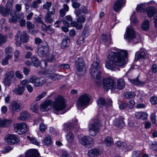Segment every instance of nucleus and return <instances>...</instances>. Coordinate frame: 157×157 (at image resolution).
Here are the masks:
<instances>
[{"label": "nucleus", "instance_id": "nucleus-1", "mask_svg": "<svg viewBox=\"0 0 157 157\" xmlns=\"http://www.w3.org/2000/svg\"><path fill=\"white\" fill-rule=\"evenodd\" d=\"M127 55V51L124 50H119L117 52L110 51L105 67L111 71H114L117 66H122L125 64V57Z\"/></svg>", "mask_w": 157, "mask_h": 157}, {"label": "nucleus", "instance_id": "nucleus-2", "mask_svg": "<svg viewBox=\"0 0 157 157\" xmlns=\"http://www.w3.org/2000/svg\"><path fill=\"white\" fill-rule=\"evenodd\" d=\"M103 84L105 89L107 90L110 89L112 92H114L117 91V89L121 90L125 87L124 81L123 79H120L117 81V87L114 79L111 78H105L103 80Z\"/></svg>", "mask_w": 157, "mask_h": 157}, {"label": "nucleus", "instance_id": "nucleus-3", "mask_svg": "<svg viewBox=\"0 0 157 157\" xmlns=\"http://www.w3.org/2000/svg\"><path fill=\"white\" fill-rule=\"evenodd\" d=\"M124 38L134 44L140 42L141 39L140 35L136 34L134 29L132 28H128L126 29Z\"/></svg>", "mask_w": 157, "mask_h": 157}, {"label": "nucleus", "instance_id": "nucleus-4", "mask_svg": "<svg viewBox=\"0 0 157 157\" xmlns=\"http://www.w3.org/2000/svg\"><path fill=\"white\" fill-rule=\"evenodd\" d=\"M53 106V111L54 113L57 114H60L62 113L59 112L65 109L66 105L63 97L59 96L55 99Z\"/></svg>", "mask_w": 157, "mask_h": 157}, {"label": "nucleus", "instance_id": "nucleus-5", "mask_svg": "<svg viewBox=\"0 0 157 157\" xmlns=\"http://www.w3.org/2000/svg\"><path fill=\"white\" fill-rule=\"evenodd\" d=\"M101 68V65L99 64L98 61L93 63L91 65V68L90 69L89 71L91 78L93 80L95 79H99L100 78L101 72L100 71H97Z\"/></svg>", "mask_w": 157, "mask_h": 157}, {"label": "nucleus", "instance_id": "nucleus-6", "mask_svg": "<svg viewBox=\"0 0 157 157\" xmlns=\"http://www.w3.org/2000/svg\"><path fill=\"white\" fill-rule=\"evenodd\" d=\"M91 99V96L87 94H85L80 96L77 100V107H86L90 102Z\"/></svg>", "mask_w": 157, "mask_h": 157}, {"label": "nucleus", "instance_id": "nucleus-7", "mask_svg": "<svg viewBox=\"0 0 157 157\" xmlns=\"http://www.w3.org/2000/svg\"><path fill=\"white\" fill-rule=\"evenodd\" d=\"M101 126L100 121L98 119H94L93 122L89 126V135L92 136L96 135L99 130V127Z\"/></svg>", "mask_w": 157, "mask_h": 157}, {"label": "nucleus", "instance_id": "nucleus-8", "mask_svg": "<svg viewBox=\"0 0 157 157\" xmlns=\"http://www.w3.org/2000/svg\"><path fill=\"white\" fill-rule=\"evenodd\" d=\"M75 62L77 74L79 76H82L86 71L83 59L82 58H77Z\"/></svg>", "mask_w": 157, "mask_h": 157}, {"label": "nucleus", "instance_id": "nucleus-9", "mask_svg": "<svg viewBox=\"0 0 157 157\" xmlns=\"http://www.w3.org/2000/svg\"><path fill=\"white\" fill-rule=\"evenodd\" d=\"M15 44L17 46H20L21 43H26L29 40L28 36L25 32H23L22 33L20 31L17 32L15 36Z\"/></svg>", "mask_w": 157, "mask_h": 157}, {"label": "nucleus", "instance_id": "nucleus-10", "mask_svg": "<svg viewBox=\"0 0 157 157\" xmlns=\"http://www.w3.org/2000/svg\"><path fill=\"white\" fill-rule=\"evenodd\" d=\"M15 132L18 134L22 135L27 132V126L24 122L17 124L14 126Z\"/></svg>", "mask_w": 157, "mask_h": 157}, {"label": "nucleus", "instance_id": "nucleus-11", "mask_svg": "<svg viewBox=\"0 0 157 157\" xmlns=\"http://www.w3.org/2000/svg\"><path fill=\"white\" fill-rule=\"evenodd\" d=\"M14 73L13 71H6L4 75V78L3 82L4 84L7 86H9L12 83V79L14 77Z\"/></svg>", "mask_w": 157, "mask_h": 157}, {"label": "nucleus", "instance_id": "nucleus-12", "mask_svg": "<svg viewBox=\"0 0 157 157\" xmlns=\"http://www.w3.org/2000/svg\"><path fill=\"white\" fill-rule=\"evenodd\" d=\"M49 52L48 48L46 42L44 43V45H40L38 46L37 54L39 56L43 57L46 56Z\"/></svg>", "mask_w": 157, "mask_h": 157}, {"label": "nucleus", "instance_id": "nucleus-13", "mask_svg": "<svg viewBox=\"0 0 157 157\" xmlns=\"http://www.w3.org/2000/svg\"><path fill=\"white\" fill-rule=\"evenodd\" d=\"M5 139L7 144L10 145L16 144L19 141L17 136L13 134H8Z\"/></svg>", "mask_w": 157, "mask_h": 157}, {"label": "nucleus", "instance_id": "nucleus-14", "mask_svg": "<svg viewBox=\"0 0 157 157\" xmlns=\"http://www.w3.org/2000/svg\"><path fill=\"white\" fill-rule=\"evenodd\" d=\"M11 17L9 19V22L14 23L18 21V19L23 18L24 17V14L21 13L20 17L17 15V12L16 10L12 11L10 13Z\"/></svg>", "mask_w": 157, "mask_h": 157}, {"label": "nucleus", "instance_id": "nucleus-15", "mask_svg": "<svg viewBox=\"0 0 157 157\" xmlns=\"http://www.w3.org/2000/svg\"><path fill=\"white\" fill-rule=\"evenodd\" d=\"M31 61L34 66L35 67H37L39 65H41L40 67L42 68H45L46 66V62L44 61H41V62L39 60L36 56H33L32 57Z\"/></svg>", "mask_w": 157, "mask_h": 157}, {"label": "nucleus", "instance_id": "nucleus-16", "mask_svg": "<svg viewBox=\"0 0 157 157\" xmlns=\"http://www.w3.org/2000/svg\"><path fill=\"white\" fill-rule=\"evenodd\" d=\"M79 141L81 144L85 146L87 144H92L94 141L92 138L89 136H84L81 138L79 139Z\"/></svg>", "mask_w": 157, "mask_h": 157}, {"label": "nucleus", "instance_id": "nucleus-17", "mask_svg": "<svg viewBox=\"0 0 157 157\" xmlns=\"http://www.w3.org/2000/svg\"><path fill=\"white\" fill-rule=\"evenodd\" d=\"M9 109L13 113L15 112H18L21 110L20 105L16 101H13L9 106Z\"/></svg>", "mask_w": 157, "mask_h": 157}, {"label": "nucleus", "instance_id": "nucleus-18", "mask_svg": "<svg viewBox=\"0 0 157 157\" xmlns=\"http://www.w3.org/2000/svg\"><path fill=\"white\" fill-rule=\"evenodd\" d=\"M52 104V101L47 100L43 102L40 106V109L42 111H46L50 109Z\"/></svg>", "mask_w": 157, "mask_h": 157}, {"label": "nucleus", "instance_id": "nucleus-19", "mask_svg": "<svg viewBox=\"0 0 157 157\" xmlns=\"http://www.w3.org/2000/svg\"><path fill=\"white\" fill-rule=\"evenodd\" d=\"M116 145L119 149H127L128 150H131L132 148V146L130 145L127 146V144L124 142L120 141H118L116 143Z\"/></svg>", "mask_w": 157, "mask_h": 157}, {"label": "nucleus", "instance_id": "nucleus-20", "mask_svg": "<svg viewBox=\"0 0 157 157\" xmlns=\"http://www.w3.org/2000/svg\"><path fill=\"white\" fill-rule=\"evenodd\" d=\"M30 118V115L28 112L23 111L20 114V115L17 117V119L20 121H25L28 120Z\"/></svg>", "mask_w": 157, "mask_h": 157}, {"label": "nucleus", "instance_id": "nucleus-21", "mask_svg": "<svg viewBox=\"0 0 157 157\" xmlns=\"http://www.w3.org/2000/svg\"><path fill=\"white\" fill-rule=\"evenodd\" d=\"M101 153V151L100 149L94 148L89 150L88 155L90 157H94L100 155Z\"/></svg>", "mask_w": 157, "mask_h": 157}, {"label": "nucleus", "instance_id": "nucleus-22", "mask_svg": "<svg viewBox=\"0 0 157 157\" xmlns=\"http://www.w3.org/2000/svg\"><path fill=\"white\" fill-rule=\"evenodd\" d=\"M113 124L116 127L120 128L123 127L124 125L123 118L121 117L115 119L113 120Z\"/></svg>", "mask_w": 157, "mask_h": 157}, {"label": "nucleus", "instance_id": "nucleus-23", "mask_svg": "<svg viewBox=\"0 0 157 157\" xmlns=\"http://www.w3.org/2000/svg\"><path fill=\"white\" fill-rule=\"evenodd\" d=\"M125 3L124 0H117L114 3V10L116 12L119 11Z\"/></svg>", "mask_w": 157, "mask_h": 157}, {"label": "nucleus", "instance_id": "nucleus-24", "mask_svg": "<svg viewBox=\"0 0 157 157\" xmlns=\"http://www.w3.org/2000/svg\"><path fill=\"white\" fill-rule=\"evenodd\" d=\"M38 151L36 149H30L25 153V157H38Z\"/></svg>", "mask_w": 157, "mask_h": 157}, {"label": "nucleus", "instance_id": "nucleus-25", "mask_svg": "<svg viewBox=\"0 0 157 157\" xmlns=\"http://www.w3.org/2000/svg\"><path fill=\"white\" fill-rule=\"evenodd\" d=\"M25 90V87L18 86L17 87L15 88L13 90V93L16 95H21L24 93Z\"/></svg>", "mask_w": 157, "mask_h": 157}, {"label": "nucleus", "instance_id": "nucleus-26", "mask_svg": "<svg viewBox=\"0 0 157 157\" xmlns=\"http://www.w3.org/2000/svg\"><path fill=\"white\" fill-rule=\"evenodd\" d=\"M11 119H6L0 118V127H9L12 122Z\"/></svg>", "mask_w": 157, "mask_h": 157}, {"label": "nucleus", "instance_id": "nucleus-27", "mask_svg": "<svg viewBox=\"0 0 157 157\" xmlns=\"http://www.w3.org/2000/svg\"><path fill=\"white\" fill-rule=\"evenodd\" d=\"M88 12L87 7L85 6H82L79 9L75 10L74 13L76 17H78L82 13L86 14Z\"/></svg>", "mask_w": 157, "mask_h": 157}, {"label": "nucleus", "instance_id": "nucleus-28", "mask_svg": "<svg viewBox=\"0 0 157 157\" xmlns=\"http://www.w3.org/2000/svg\"><path fill=\"white\" fill-rule=\"evenodd\" d=\"M135 116L136 117L137 119L144 120L147 118L148 114L146 113L139 112L135 113Z\"/></svg>", "mask_w": 157, "mask_h": 157}, {"label": "nucleus", "instance_id": "nucleus-29", "mask_svg": "<svg viewBox=\"0 0 157 157\" xmlns=\"http://www.w3.org/2000/svg\"><path fill=\"white\" fill-rule=\"evenodd\" d=\"M42 143L47 146L51 145L52 143V140L51 136L49 135H45L42 141Z\"/></svg>", "mask_w": 157, "mask_h": 157}, {"label": "nucleus", "instance_id": "nucleus-30", "mask_svg": "<svg viewBox=\"0 0 157 157\" xmlns=\"http://www.w3.org/2000/svg\"><path fill=\"white\" fill-rule=\"evenodd\" d=\"M146 12L149 17L153 16L156 12L155 8L153 7H149L147 8L146 10Z\"/></svg>", "mask_w": 157, "mask_h": 157}, {"label": "nucleus", "instance_id": "nucleus-31", "mask_svg": "<svg viewBox=\"0 0 157 157\" xmlns=\"http://www.w3.org/2000/svg\"><path fill=\"white\" fill-rule=\"evenodd\" d=\"M136 96V94L132 91L124 92L123 94L124 98L126 99H132Z\"/></svg>", "mask_w": 157, "mask_h": 157}, {"label": "nucleus", "instance_id": "nucleus-32", "mask_svg": "<svg viewBox=\"0 0 157 157\" xmlns=\"http://www.w3.org/2000/svg\"><path fill=\"white\" fill-rule=\"evenodd\" d=\"M69 39L67 36H65L61 44V48L62 49H64L69 46Z\"/></svg>", "mask_w": 157, "mask_h": 157}, {"label": "nucleus", "instance_id": "nucleus-33", "mask_svg": "<svg viewBox=\"0 0 157 157\" xmlns=\"http://www.w3.org/2000/svg\"><path fill=\"white\" fill-rule=\"evenodd\" d=\"M45 79L43 78H37L34 86L37 87L42 86L45 82Z\"/></svg>", "mask_w": 157, "mask_h": 157}, {"label": "nucleus", "instance_id": "nucleus-34", "mask_svg": "<svg viewBox=\"0 0 157 157\" xmlns=\"http://www.w3.org/2000/svg\"><path fill=\"white\" fill-rule=\"evenodd\" d=\"M13 49L10 46L7 47L5 50V56L11 58L13 55Z\"/></svg>", "mask_w": 157, "mask_h": 157}, {"label": "nucleus", "instance_id": "nucleus-35", "mask_svg": "<svg viewBox=\"0 0 157 157\" xmlns=\"http://www.w3.org/2000/svg\"><path fill=\"white\" fill-rule=\"evenodd\" d=\"M0 11L2 15L3 16H6L8 15L10 13H11L12 11L7 9L6 7L5 8L4 6H1L0 8Z\"/></svg>", "mask_w": 157, "mask_h": 157}, {"label": "nucleus", "instance_id": "nucleus-36", "mask_svg": "<svg viewBox=\"0 0 157 157\" xmlns=\"http://www.w3.org/2000/svg\"><path fill=\"white\" fill-rule=\"evenodd\" d=\"M104 143L107 146H111L113 144V140L111 137L107 136L105 139Z\"/></svg>", "mask_w": 157, "mask_h": 157}, {"label": "nucleus", "instance_id": "nucleus-37", "mask_svg": "<svg viewBox=\"0 0 157 157\" xmlns=\"http://www.w3.org/2000/svg\"><path fill=\"white\" fill-rule=\"evenodd\" d=\"M157 116L155 112L152 113L150 114V119L152 123L155 126H157L156 119Z\"/></svg>", "mask_w": 157, "mask_h": 157}, {"label": "nucleus", "instance_id": "nucleus-38", "mask_svg": "<svg viewBox=\"0 0 157 157\" xmlns=\"http://www.w3.org/2000/svg\"><path fill=\"white\" fill-rule=\"evenodd\" d=\"M75 27L77 29H81L83 27L82 24H78L77 21H72L71 22V26Z\"/></svg>", "mask_w": 157, "mask_h": 157}, {"label": "nucleus", "instance_id": "nucleus-39", "mask_svg": "<svg viewBox=\"0 0 157 157\" xmlns=\"http://www.w3.org/2000/svg\"><path fill=\"white\" fill-rule=\"evenodd\" d=\"M52 15L49 14V13H47L45 15L44 18L45 21L48 23H52L53 21V19L52 18Z\"/></svg>", "mask_w": 157, "mask_h": 157}, {"label": "nucleus", "instance_id": "nucleus-40", "mask_svg": "<svg viewBox=\"0 0 157 157\" xmlns=\"http://www.w3.org/2000/svg\"><path fill=\"white\" fill-rule=\"evenodd\" d=\"M149 23L148 20H146L144 21L142 25V29L144 31L147 30L149 28Z\"/></svg>", "mask_w": 157, "mask_h": 157}, {"label": "nucleus", "instance_id": "nucleus-41", "mask_svg": "<svg viewBox=\"0 0 157 157\" xmlns=\"http://www.w3.org/2000/svg\"><path fill=\"white\" fill-rule=\"evenodd\" d=\"M98 104L100 106H104L107 107V104L104 99L102 98H99L97 101Z\"/></svg>", "mask_w": 157, "mask_h": 157}, {"label": "nucleus", "instance_id": "nucleus-42", "mask_svg": "<svg viewBox=\"0 0 157 157\" xmlns=\"http://www.w3.org/2000/svg\"><path fill=\"white\" fill-rule=\"evenodd\" d=\"M148 57L147 54L144 52H140L137 57V59L138 60L141 59H144Z\"/></svg>", "mask_w": 157, "mask_h": 157}, {"label": "nucleus", "instance_id": "nucleus-43", "mask_svg": "<svg viewBox=\"0 0 157 157\" xmlns=\"http://www.w3.org/2000/svg\"><path fill=\"white\" fill-rule=\"evenodd\" d=\"M130 82L133 85L137 86L142 85L144 84V82L140 81L137 78L131 80Z\"/></svg>", "mask_w": 157, "mask_h": 157}, {"label": "nucleus", "instance_id": "nucleus-44", "mask_svg": "<svg viewBox=\"0 0 157 157\" xmlns=\"http://www.w3.org/2000/svg\"><path fill=\"white\" fill-rule=\"evenodd\" d=\"M7 40V36L0 33V46L6 43Z\"/></svg>", "mask_w": 157, "mask_h": 157}, {"label": "nucleus", "instance_id": "nucleus-45", "mask_svg": "<svg viewBox=\"0 0 157 157\" xmlns=\"http://www.w3.org/2000/svg\"><path fill=\"white\" fill-rule=\"evenodd\" d=\"M74 135L71 132H69L67 135V139L69 142H72L74 139Z\"/></svg>", "mask_w": 157, "mask_h": 157}, {"label": "nucleus", "instance_id": "nucleus-46", "mask_svg": "<svg viewBox=\"0 0 157 157\" xmlns=\"http://www.w3.org/2000/svg\"><path fill=\"white\" fill-rule=\"evenodd\" d=\"M30 109L34 112L37 113L38 111V105L37 103L34 102L30 106Z\"/></svg>", "mask_w": 157, "mask_h": 157}, {"label": "nucleus", "instance_id": "nucleus-47", "mask_svg": "<svg viewBox=\"0 0 157 157\" xmlns=\"http://www.w3.org/2000/svg\"><path fill=\"white\" fill-rule=\"evenodd\" d=\"M78 17L77 19V21L79 24H82L86 20V16L84 15H82Z\"/></svg>", "mask_w": 157, "mask_h": 157}, {"label": "nucleus", "instance_id": "nucleus-48", "mask_svg": "<svg viewBox=\"0 0 157 157\" xmlns=\"http://www.w3.org/2000/svg\"><path fill=\"white\" fill-rule=\"evenodd\" d=\"M62 76L59 74H51L49 76V78L52 80H56L60 79Z\"/></svg>", "mask_w": 157, "mask_h": 157}, {"label": "nucleus", "instance_id": "nucleus-49", "mask_svg": "<svg viewBox=\"0 0 157 157\" xmlns=\"http://www.w3.org/2000/svg\"><path fill=\"white\" fill-rule=\"evenodd\" d=\"M27 139L29 140L31 143L36 145H39V143L35 137H31L30 136H27Z\"/></svg>", "mask_w": 157, "mask_h": 157}, {"label": "nucleus", "instance_id": "nucleus-50", "mask_svg": "<svg viewBox=\"0 0 157 157\" xmlns=\"http://www.w3.org/2000/svg\"><path fill=\"white\" fill-rule=\"evenodd\" d=\"M47 126L43 123H41L40 124L39 128L42 132H44L47 129Z\"/></svg>", "mask_w": 157, "mask_h": 157}, {"label": "nucleus", "instance_id": "nucleus-51", "mask_svg": "<svg viewBox=\"0 0 157 157\" xmlns=\"http://www.w3.org/2000/svg\"><path fill=\"white\" fill-rule=\"evenodd\" d=\"M41 0H36L33 2L32 4V6L34 8H37L38 7V5L41 3Z\"/></svg>", "mask_w": 157, "mask_h": 157}, {"label": "nucleus", "instance_id": "nucleus-52", "mask_svg": "<svg viewBox=\"0 0 157 157\" xmlns=\"http://www.w3.org/2000/svg\"><path fill=\"white\" fill-rule=\"evenodd\" d=\"M59 68L61 69H67L70 68V66L67 63L62 64L58 65Z\"/></svg>", "mask_w": 157, "mask_h": 157}, {"label": "nucleus", "instance_id": "nucleus-53", "mask_svg": "<svg viewBox=\"0 0 157 157\" xmlns=\"http://www.w3.org/2000/svg\"><path fill=\"white\" fill-rule=\"evenodd\" d=\"M72 123L65 124L64 125V129L65 131H67L71 129L73 127Z\"/></svg>", "mask_w": 157, "mask_h": 157}, {"label": "nucleus", "instance_id": "nucleus-54", "mask_svg": "<svg viewBox=\"0 0 157 157\" xmlns=\"http://www.w3.org/2000/svg\"><path fill=\"white\" fill-rule=\"evenodd\" d=\"M135 104V103L134 100H130L128 101V103H127V107L130 109H132L134 107Z\"/></svg>", "mask_w": 157, "mask_h": 157}, {"label": "nucleus", "instance_id": "nucleus-55", "mask_svg": "<svg viewBox=\"0 0 157 157\" xmlns=\"http://www.w3.org/2000/svg\"><path fill=\"white\" fill-rule=\"evenodd\" d=\"M13 2V0H9L8 1L6 6L7 9L10 10L11 11H12V7Z\"/></svg>", "mask_w": 157, "mask_h": 157}, {"label": "nucleus", "instance_id": "nucleus-56", "mask_svg": "<svg viewBox=\"0 0 157 157\" xmlns=\"http://www.w3.org/2000/svg\"><path fill=\"white\" fill-rule=\"evenodd\" d=\"M46 92H44L42 93L41 94L39 95L36 98L35 100L36 101H39L42 98H44L46 95Z\"/></svg>", "mask_w": 157, "mask_h": 157}, {"label": "nucleus", "instance_id": "nucleus-57", "mask_svg": "<svg viewBox=\"0 0 157 157\" xmlns=\"http://www.w3.org/2000/svg\"><path fill=\"white\" fill-rule=\"evenodd\" d=\"M20 54V52L18 50L16 51L14 53V61H17L19 59V57Z\"/></svg>", "mask_w": 157, "mask_h": 157}, {"label": "nucleus", "instance_id": "nucleus-58", "mask_svg": "<svg viewBox=\"0 0 157 157\" xmlns=\"http://www.w3.org/2000/svg\"><path fill=\"white\" fill-rule=\"evenodd\" d=\"M27 27L28 29H32L35 27L34 25L30 21H28L26 22Z\"/></svg>", "mask_w": 157, "mask_h": 157}, {"label": "nucleus", "instance_id": "nucleus-59", "mask_svg": "<svg viewBox=\"0 0 157 157\" xmlns=\"http://www.w3.org/2000/svg\"><path fill=\"white\" fill-rule=\"evenodd\" d=\"M52 3L51 2H47L45 4L43 5V7L44 9L47 10H49V8L51 6Z\"/></svg>", "mask_w": 157, "mask_h": 157}, {"label": "nucleus", "instance_id": "nucleus-60", "mask_svg": "<svg viewBox=\"0 0 157 157\" xmlns=\"http://www.w3.org/2000/svg\"><path fill=\"white\" fill-rule=\"evenodd\" d=\"M11 59L9 57L5 56V57L3 59L2 61V64L3 65H5L8 64L9 59Z\"/></svg>", "mask_w": 157, "mask_h": 157}, {"label": "nucleus", "instance_id": "nucleus-61", "mask_svg": "<svg viewBox=\"0 0 157 157\" xmlns=\"http://www.w3.org/2000/svg\"><path fill=\"white\" fill-rule=\"evenodd\" d=\"M150 101L153 105H155L157 104V97L153 96L150 98Z\"/></svg>", "mask_w": 157, "mask_h": 157}, {"label": "nucleus", "instance_id": "nucleus-62", "mask_svg": "<svg viewBox=\"0 0 157 157\" xmlns=\"http://www.w3.org/2000/svg\"><path fill=\"white\" fill-rule=\"evenodd\" d=\"M86 30H85V29H84L83 32L82 36H81L79 39V41L82 40V41H83L84 40L86 36Z\"/></svg>", "mask_w": 157, "mask_h": 157}, {"label": "nucleus", "instance_id": "nucleus-63", "mask_svg": "<svg viewBox=\"0 0 157 157\" xmlns=\"http://www.w3.org/2000/svg\"><path fill=\"white\" fill-rule=\"evenodd\" d=\"M144 5L143 4H141L137 7L136 9L138 11L142 12L144 10Z\"/></svg>", "mask_w": 157, "mask_h": 157}, {"label": "nucleus", "instance_id": "nucleus-64", "mask_svg": "<svg viewBox=\"0 0 157 157\" xmlns=\"http://www.w3.org/2000/svg\"><path fill=\"white\" fill-rule=\"evenodd\" d=\"M140 152L139 151H135L132 154L133 157H140Z\"/></svg>", "mask_w": 157, "mask_h": 157}]
</instances>
